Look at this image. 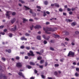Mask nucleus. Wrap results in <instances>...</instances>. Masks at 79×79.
<instances>
[{
	"label": "nucleus",
	"instance_id": "8",
	"mask_svg": "<svg viewBox=\"0 0 79 79\" xmlns=\"http://www.w3.org/2000/svg\"><path fill=\"white\" fill-rule=\"evenodd\" d=\"M35 29H40L41 28V26L39 25H37L34 27Z\"/></svg>",
	"mask_w": 79,
	"mask_h": 79
},
{
	"label": "nucleus",
	"instance_id": "9",
	"mask_svg": "<svg viewBox=\"0 0 79 79\" xmlns=\"http://www.w3.org/2000/svg\"><path fill=\"white\" fill-rule=\"evenodd\" d=\"M18 74L19 76H22V77H24V76L23 74V73L22 72H19L18 73Z\"/></svg>",
	"mask_w": 79,
	"mask_h": 79
},
{
	"label": "nucleus",
	"instance_id": "49",
	"mask_svg": "<svg viewBox=\"0 0 79 79\" xmlns=\"http://www.w3.org/2000/svg\"><path fill=\"white\" fill-rule=\"evenodd\" d=\"M0 34H1L2 35H5V33L4 32H1L0 33Z\"/></svg>",
	"mask_w": 79,
	"mask_h": 79
},
{
	"label": "nucleus",
	"instance_id": "35",
	"mask_svg": "<svg viewBox=\"0 0 79 79\" xmlns=\"http://www.w3.org/2000/svg\"><path fill=\"white\" fill-rule=\"evenodd\" d=\"M55 67H58L59 66V64H55Z\"/></svg>",
	"mask_w": 79,
	"mask_h": 79
},
{
	"label": "nucleus",
	"instance_id": "54",
	"mask_svg": "<svg viewBox=\"0 0 79 79\" xmlns=\"http://www.w3.org/2000/svg\"><path fill=\"white\" fill-rule=\"evenodd\" d=\"M48 64V63H47V62H45V66H47Z\"/></svg>",
	"mask_w": 79,
	"mask_h": 79
},
{
	"label": "nucleus",
	"instance_id": "22",
	"mask_svg": "<svg viewBox=\"0 0 79 79\" xmlns=\"http://www.w3.org/2000/svg\"><path fill=\"white\" fill-rule=\"evenodd\" d=\"M27 67L28 69H31V68H32V67L29 65H27Z\"/></svg>",
	"mask_w": 79,
	"mask_h": 79
},
{
	"label": "nucleus",
	"instance_id": "51",
	"mask_svg": "<svg viewBox=\"0 0 79 79\" xmlns=\"http://www.w3.org/2000/svg\"><path fill=\"white\" fill-rule=\"evenodd\" d=\"M16 60H19V57L18 56H17L16 57Z\"/></svg>",
	"mask_w": 79,
	"mask_h": 79
},
{
	"label": "nucleus",
	"instance_id": "33",
	"mask_svg": "<svg viewBox=\"0 0 79 79\" xmlns=\"http://www.w3.org/2000/svg\"><path fill=\"white\" fill-rule=\"evenodd\" d=\"M30 28L31 29V30L32 31V29L34 28V25H32L31 27H30Z\"/></svg>",
	"mask_w": 79,
	"mask_h": 79
},
{
	"label": "nucleus",
	"instance_id": "61",
	"mask_svg": "<svg viewBox=\"0 0 79 79\" xmlns=\"http://www.w3.org/2000/svg\"><path fill=\"white\" fill-rule=\"evenodd\" d=\"M69 15H72V14H73V12H72V11H70L69 12Z\"/></svg>",
	"mask_w": 79,
	"mask_h": 79
},
{
	"label": "nucleus",
	"instance_id": "59",
	"mask_svg": "<svg viewBox=\"0 0 79 79\" xmlns=\"http://www.w3.org/2000/svg\"><path fill=\"white\" fill-rule=\"evenodd\" d=\"M63 15L64 16H66V13L64 12L63 13Z\"/></svg>",
	"mask_w": 79,
	"mask_h": 79
},
{
	"label": "nucleus",
	"instance_id": "6",
	"mask_svg": "<svg viewBox=\"0 0 79 79\" xmlns=\"http://www.w3.org/2000/svg\"><path fill=\"white\" fill-rule=\"evenodd\" d=\"M6 13L7 14L6 15V16H8V19H10V14L11 13V12L10 11H7L6 12Z\"/></svg>",
	"mask_w": 79,
	"mask_h": 79
},
{
	"label": "nucleus",
	"instance_id": "64",
	"mask_svg": "<svg viewBox=\"0 0 79 79\" xmlns=\"http://www.w3.org/2000/svg\"><path fill=\"white\" fill-rule=\"evenodd\" d=\"M29 21H33V19H30L29 20Z\"/></svg>",
	"mask_w": 79,
	"mask_h": 79
},
{
	"label": "nucleus",
	"instance_id": "41",
	"mask_svg": "<svg viewBox=\"0 0 79 79\" xmlns=\"http://www.w3.org/2000/svg\"><path fill=\"white\" fill-rule=\"evenodd\" d=\"M54 74L55 76H56L58 74V72L56 71H55L54 72Z\"/></svg>",
	"mask_w": 79,
	"mask_h": 79
},
{
	"label": "nucleus",
	"instance_id": "11",
	"mask_svg": "<svg viewBox=\"0 0 79 79\" xmlns=\"http://www.w3.org/2000/svg\"><path fill=\"white\" fill-rule=\"evenodd\" d=\"M53 36L54 37L56 38H57V37H60V35H56L54 34L53 35Z\"/></svg>",
	"mask_w": 79,
	"mask_h": 79
},
{
	"label": "nucleus",
	"instance_id": "23",
	"mask_svg": "<svg viewBox=\"0 0 79 79\" xmlns=\"http://www.w3.org/2000/svg\"><path fill=\"white\" fill-rule=\"evenodd\" d=\"M42 57L41 56H39V57H37L38 60H42Z\"/></svg>",
	"mask_w": 79,
	"mask_h": 79
},
{
	"label": "nucleus",
	"instance_id": "31",
	"mask_svg": "<svg viewBox=\"0 0 79 79\" xmlns=\"http://www.w3.org/2000/svg\"><path fill=\"white\" fill-rule=\"evenodd\" d=\"M2 66H0V71H1V72H3V69H2Z\"/></svg>",
	"mask_w": 79,
	"mask_h": 79
},
{
	"label": "nucleus",
	"instance_id": "24",
	"mask_svg": "<svg viewBox=\"0 0 79 79\" xmlns=\"http://www.w3.org/2000/svg\"><path fill=\"white\" fill-rule=\"evenodd\" d=\"M32 15L33 16L35 17L36 16V14H35V13L34 12H33V13H32Z\"/></svg>",
	"mask_w": 79,
	"mask_h": 79
},
{
	"label": "nucleus",
	"instance_id": "44",
	"mask_svg": "<svg viewBox=\"0 0 79 79\" xmlns=\"http://www.w3.org/2000/svg\"><path fill=\"white\" fill-rule=\"evenodd\" d=\"M59 11H60V12L63 11V9H62L61 8H60L59 9Z\"/></svg>",
	"mask_w": 79,
	"mask_h": 79
},
{
	"label": "nucleus",
	"instance_id": "17",
	"mask_svg": "<svg viewBox=\"0 0 79 79\" xmlns=\"http://www.w3.org/2000/svg\"><path fill=\"white\" fill-rule=\"evenodd\" d=\"M30 65H32L33 66H34V65H35V63L32 62H30Z\"/></svg>",
	"mask_w": 79,
	"mask_h": 79
},
{
	"label": "nucleus",
	"instance_id": "1",
	"mask_svg": "<svg viewBox=\"0 0 79 79\" xmlns=\"http://www.w3.org/2000/svg\"><path fill=\"white\" fill-rule=\"evenodd\" d=\"M44 30L45 31V33L50 34V32H49V31H52V32L55 31L57 30V28H52L51 27H47L45 29V28L44 27Z\"/></svg>",
	"mask_w": 79,
	"mask_h": 79
},
{
	"label": "nucleus",
	"instance_id": "52",
	"mask_svg": "<svg viewBox=\"0 0 79 79\" xmlns=\"http://www.w3.org/2000/svg\"><path fill=\"white\" fill-rule=\"evenodd\" d=\"M46 14H47V15H50V12H49L48 11H47L46 12Z\"/></svg>",
	"mask_w": 79,
	"mask_h": 79
},
{
	"label": "nucleus",
	"instance_id": "10",
	"mask_svg": "<svg viewBox=\"0 0 79 79\" xmlns=\"http://www.w3.org/2000/svg\"><path fill=\"white\" fill-rule=\"evenodd\" d=\"M16 30V26L15 25L14 28H12L10 31H15Z\"/></svg>",
	"mask_w": 79,
	"mask_h": 79
},
{
	"label": "nucleus",
	"instance_id": "15",
	"mask_svg": "<svg viewBox=\"0 0 79 79\" xmlns=\"http://www.w3.org/2000/svg\"><path fill=\"white\" fill-rule=\"evenodd\" d=\"M28 21V20L27 19H26L24 18L23 19V23H26V21Z\"/></svg>",
	"mask_w": 79,
	"mask_h": 79
},
{
	"label": "nucleus",
	"instance_id": "27",
	"mask_svg": "<svg viewBox=\"0 0 79 79\" xmlns=\"http://www.w3.org/2000/svg\"><path fill=\"white\" fill-rule=\"evenodd\" d=\"M65 35H69V33L68 31H65Z\"/></svg>",
	"mask_w": 79,
	"mask_h": 79
},
{
	"label": "nucleus",
	"instance_id": "34",
	"mask_svg": "<svg viewBox=\"0 0 79 79\" xmlns=\"http://www.w3.org/2000/svg\"><path fill=\"white\" fill-rule=\"evenodd\" d=\"M50 49L51 50H52V51H54V49L52 47H50Z\"/></svg>",
	"mask_w": 79,
	"mask_h": 79
},
{
	"label": "nucleus",
	"instance_id": "26",
	"mask_svg": "<svg viewBox=\"0 0 79 79\" xmlns=\"http://www.w3.org/2000/svg\"><path fill=\"white\" fill-rule=\"evenodd\" d=\"M25 35H26V36H29V35H30V34L28 33H26L25 34Z\"/></svg>",
	"mask_w": 79,
	"mask_h": 79
},
{
	"label": "nucleus",
	"instance_id": "62",
	"mask_svg": "<svg viewBox=\"0 0 79 79\" xmlns=\"http://www.w3.org/2000/svg\"><path fill=\"white\" fill-rule=\"evenodd\" d=\"M3 26H0V29H3Z\"/></svg>",
	"mask_w": 79,
	"mask_h": 79
},
{
	"label": "nucleus",
	"instance_id": "37",
	"mask_svg": "<svg viewBox=\"0 0 79 79\" xmlns=\"http://www.w3.org/2000/svg\"><path fill=\"white\" fill-rule=\"evenodd\" d=\"M19 2H20L22 3H24V2L22 0H19Z\"/></svg>",
	"mask_w": 79,
	"mask_h": 79
},
{
	"label": "nucleus",
	"instance_id": "4",
	"mask_svg": "<svg viewBox=\"0 0 79 79\" xmlns=\"http://www.w3.org/2000/svg\"><path fill=\"white\" fill-rule=\"evenodd\" d=\"M2 78H3L4 79H7L6 76H3V74L0 73V79H2Z\"/></svg>",
	"mask_w": 79,
	"mask_h": 79
},
{
	"label": "nucleus",
	"instance_id": "36",
	"mask_svg": "<svg viewBox=\"0 0 79 79\" xmlns=\"http://www.w3.org/2000/svg\"><path fill=\"white\" fill-rule=\"evenodd\" d=\"M37 8H38V9H40V10L41 9V7L40 6H36Z\"/></svg>",
	"mask_w": 79,
	"mask_h": 79
},
{
	"label": "nucleus",
	"instance_id": "12",
	"mask_svg": "<svg viewBox=\"0 0 79 79\" xmlns=\"http://www.w3.org/2000/svg\"><path fill=\"white\" fill-rule=\"evenodd\" d=\"M6 52H8L9 53H11V49H9L8 50L6 49Z\"/></svg>",
	"mask_w": 79,
	"mask_h": 79
},
{
	"label": "nucleus",
	"instance_id": "42",
	"mask_svg": "<svg viewBox=\"0 0 79 79\" xmlns=\"http://www.w3.org/2000/svg\"><path fill=\"white\" fill-rule=\"evenodd\" d=\"M76 71L79 73V69L78 68H76Z\"/></svg>",
	"mask_w": 79,
	"mask_h": 79
},
{
	"label": "nucleus",
	"instance_id": "57",
	"mask_svg": "<svg viewBox=\"0 0 79 79\" xmlns=\"http://www.w3.org/2000/svg\"><path fill=\"white\" fill-rule=\"evenodd\" d=\"M36 53H37V54H38L39 55H41V53H40L39 52H36Z\"/></svg>",
	"mask_w": 79,
	"mask_h": 79
},
{
	"label": "nucleus",
	"instance_id": "30",
	"mask_svg": "<svg viewBox=\"0 0 79 79\" xmlns=\"http://www.w3.org/2000/svg\"><path fill=\"white\" fill-rule=\"evenodd\" d=\"M75 76L76 77H78V76H79V74H78L77 73H75Z\"/></svg>",
	"mask_w": 79,
	"mask_h": 79
},
{
	"label": "nucleus",
	"instance_id": "32",
	"mask_svg": "<svg viewBox=\"0 0 79 79\" xmlns=\"http://www.w3.org/2000/svg\"><path fill=\"white\" fill-rule=\"evenodd\" d=\"M26 48L27 49V50H30V47H26Z\"/></svg>",
	"mask_w": 79,
	"mask_h": 79
},
{
	"label": "nucleus",
	"instance_id": "63",
	"mask_svg": "<svg viewBox=\"0 0 79 79\" xmlns=\"http://www.w3.org/2000/svg\"><path fill=\"white\" fill-rule=\"evenodd\" d=\"M48 79H52V77H48Z\"/></svg>",
	"mask_w": 79,
	"mask_h": 79
},
{
	"label": "nucleus",
	"instance_id": "48",
	"mask_svg": "<svg viewBox=\"0 0 79 79\" xmlns=\"http://www.w3.org/2000/svg\"><path fill=\"white\" fill-rule=\"evenodd\" d=\"M2 60L4 61H5V60H6V59H5V58H4V57H2Z\"/></svg>",
	"mask_w": 79,
	"mask_h": 79
},
{
	"label": "nucleus",
	"instance_id": "60",
	"mask_svg": "<svg viewBox=\"0 0 79 79\" xmlns=\"http://www.w3.org/2000/svg\"><path fill=\"white\" fill-rule=\"evenodd\" d=\"M46 24L47 25H48V24H50V22H47L46 23Z\"/></svg>",
	"mask_w": 79,
	"mask_h": 79
},
{
	"label": "nucleus",
	"instance_id": "55",
	"mask_svg": "<svg viewBox=\"0 0 79 79\" xmlns=\"http://www.w3.org/2000/svg\"><path fill=\"white\" fill-rule=\"evenodd\" d=\"M71 9L69 8H67V11H71Z\"/></svg>",
	"mask_w": 79,
	"mask_h": 79
},
{
	"label": "nucleus",
	"instance_id": "46",
	"mask_svg": "<svg viewBox=\"0 0 79 79\" xmlns=\"http://www.w3.org/2000/svg\"><path fill=\"white\" fill-rule=\"evenodd\" d=\"M72 11H74V10H76V8H72L71 9Z\"/></svg>",
	"mask_w": 79,
	"mask_h": 79
},
{
	"label": "nucleus",
	"instance_id": "28",
	"mask_svg": "<svg viewBox=\"0 0 79 79\" xmlns=\"http://www.w3.org/2000/svg\"><path fill=\"white\" fill-rule=\"evenodd\" d=\"M43 43H44V45H45V44H47V41L45 40H44L43 42Z\"/></svg>",
	"mask_w": 79,
	"mask_h": 79
},
{
	"label": "nucleus",
	"instance_id": "20",
	"mask_svg": "<svg viewBox=\"0 0 79 79\" xmlns=\"http://www.w3.org/2000/svg\"><path fill=\"white\" fill-rule=\"evenodd\" d=\"M48 2V1H45L44 2V4L45 5H47V4Z\"/></svg>",
	"mask_w": 79,
	"mask_h": 79
},
{
	"label": "nucleus",
	"instance_id": "53",
	"mask_svg": "<svg viewBox=\"0 0 79 79\" xmlns=\"http://www.w3.org/2000/svg\"><path fill=\"white\" fill-rule=\"evenodd\" d=\"M16 15V13L15 12H13L12 13V15H13V16H15Z\"/></svg>",
	"mask_w": 79,
	"mask_h": 79
},
{
	"label": "nucleus",
	"instance_id": "7",
	"mask_svg": "<svg viewBox=\"0 0 79 79\" xmlns=\"http://www.w3.org/2000/svg\"><path fill=\"white\" fill-rule=\"evenodd\" d=\"M16 66L18 68H21L22 67V65L20 63H18L16 64Z\"/></svg>",
	"mask_w": 79,
	"mask_h": 79
},
{
	"label": "nucleus",
	"instance_id": "38",
	"mask_svg": "<svg viewBox=\"0 0 79 79\" xmlns=\"http://www.w3.org/2000/svg\"><path fill=\"white\" fill-rule=\"evenodd\" d=\"M75 25H76V24L74 23H72L71 24V25L72 26H75Z\"/></svg>",
	"mask_w": 79,
	"mask_h": 79
},
{
	"label": "nucleus",
	"instance_id": "13",
	"mask_svg": "<svg viewBox=\"0 0 79 79\" xmlns=\"http://www.w3.org/2000/svg\"><path fill=\"white\" fill-rule=\"evenodd\" d=\"M37 39L38 40H41V36L40 35L38 36L37 37Z\"/></svg>",
	"mask_w": 79,
	"mask_h": 79
},
{
	"label": "nucleus",
	"instance_id": "18",
	"mask_svg": "<svg viewBox=\"0 0 79 79\" xmlns=\"http://www.w3.org/2000/svg\"><path fill=\"white\" fill-rule=\"evenodd\" d=\"M24 7L26 8V9H25L26 10H30V8H29V7H28L27 6H24Z\"/></svg>",
	"mask_w": 79,
	"mask_h": 79
},
{
	"label": "nucleus",
	"instance_id": "39",
	"mask_svg": "<svg viewBox=\"0 0 79 79\" xmlns=\"http://www.w3.org/2000/svg\"><path fill=\"white\" fill-rule=\"evenodd\" d=\"M75 33L76 34H77V35L79 34V31H76L75 32Z\"/></svg>",
	"mask_w": 79,
	"mask_h": 79
},
{
	"label": "nucleus",
	"instance_id": "43",
	"mask_svg": "<svg viewBox=\"0 0 79 79\" xmlns=\"http://www.w3.org/2000/svg\"><path fill=\"white\" fill-rule=\"evenodd\" d=\"M44 16H47V14H46V13L45 12H44V15H43Z\"/></svg>",
	"mask_w": 79,
	"mask_h": 79
},
{
	"label": "nucleus",
	"instance_id": "40",
	"mask_svg": "<svg viewBox=\"0 0 79 79\" xmlns=\"http://www.w3.org/2000/svg\"><path fill=\"white\" fill-rule=\"evenodd\" d=\"M24 46H20V48H21V49H24Z\"/></svg>",
	"mask_w": 79,
	"mask_h": 79
},
{
	"label": "nucleus",
	"instance_id": "2",
	"mask_svg": "<svg viewBox=\"0 0 79 79\" xmlns=\"http://www.w3.org/2000/svg\"><path fill=\"white\" fill-rule=\"evenodd\" d=\"M71 56L72 57H74V52H73L71 51H69L67 55V56Z\"/></svg>",
	"mask_w": 79,
	"mask_h": 79
},
{
	"label": "nucleus",
	"instance_id": "45",
	"mask_svg": "<svg viewBox=\"0 0 79 79\" xmlns=\"http://www.w3.org/2000/svg\"><path fill=\"white\" fill-rule=\"evenodd\" d=\"M41 76L43 79H45V77L43 75H42Z\"/></svg>",
	"mask_w": 79,
	"mask_h": 79
},
{
	"label": "nucleus",
	"instance_id": "19",
	"mask_svg": "<svg viewBox=\"0 0 79 79\" xmlns=\"http://www.w3.org/2000/svg\"><path fill=\"white\" fill-rule=\"evenodd\" d=\"M66 21H67V22H69V23L71 22H72L73 21V20L69 19H66Z\"/></svg>",
	"mask_w": 79,
	"mask_h": 79
},
{
	"label": "nucleus",
	"instance_id": "47",
	"mask_svg": "<svg viewBox=\"0 0 79 79\" xmlns=\"http://www.w3.org/2000/svg\"><path fill=\"white\" fill-rule=\"evenodd\" d=\"M39 67L41 69H43V66L40 65Z\"/></svg>",
	"mask_w": 79,
	"mask_h": 79
},
{
	"label": "nucleus",
	"instance_id": "50",
	"mask_svg": "<svg viewBox=\"0 0 79 79\" xmlns=\"http://www.w3.org/2000/svg\"><path fill=\"white\" fill-rule=\"evenodd\" d=\"M30 13H31L32 14V9H30Z\"/></svg>",
	"mask_w": 79,
	"mask_h": 79
},
{
	"label": "nucleus",
	"instance_id": "21",
	"mask_svg": "<svg viewBox=\"0 0 79 79\" xmlns=\"http://www.w3.org/2000/svg\"><path fill=\"white\" fill-rule=\"evenodd\" d=\"M21 39L22 40H27V39L25 38V37H24V36L21 38Z\"/></svg>",
	"mask_w": 79,
	"mask_h": 79
},
{
	"label": "nucleus",
	"instance_id": "58",
	"mask_svg": "<svg viewBox=\"0 0 79 79\" xmlns=\"http://www.w3.org/2000/svg\"><path fill=\"white\" fill-rule=\"evenodd\" d=\"M34 72L36 74H37V71L35 69L34 70Z\"/></svg>",
	"mask_w": 79,
	"mask_h": 79
},
{
	"label": "nucleus",
	"instance_id": "14",
	"mask_svg": "<svg viewBox=\"0 0 79 79\" xmlns=\"http://www.w3.org/2000/svg\"><path fill=\"white\" fill-rule=\"evenodd\" d=\"M54 6L56 7L57 8H59L60 6H59V4L58 3H54Z\"/></svg>",
	"mask_w": 79,
	"mask_h": 79
},
{
	"label": "nucleus",
	"instance_id": "16",
	"mask_svg": "<svg viewBox=\"0 0 79 79\" xmlns=\"http://www.w3.org/2000/svg\"><path fill=\"white\" fill-rule=\"evenodd\" d=\"M15 21H16V19L15 18H14L11 21V23L13 24V23H14L15 22Z\"/></svg>",
	"mask_w": 79,
	"mask_h": 79
},
{
	"label": "nucleus",
	"instance_id": "3",
	"mask_svg": "<svg viewBox=\"0 0 79 79\" xmlns=\"http://www.w3.org/2000/svg\"><path fill=\"white\" fill-rule=\"evenodd\" d=\"M29 52L30 53H27L28 56H34V52H33L32 51L30 50Z\"/></svg>",
	"mask_w": 79,
	"mask_h": 79
},
{
	"label": "nucleus",
	"instance_id": "5",
	"mask_svg": "<svg viewBox=\"0 0 79 79\" xmlns=\"http://www.w3.org/2000/svg\"><path fill=\"white\" fill-rule=\"evenodd\" d=\"M42 37L44 39H45V40H48L50 39V36H48L47 37H46L45 35H42Z\"/></svg>",
	"mask_w": 79,
	"mask_h": 79
},
{
	"label": "nucleus",
	"instance_id": "25",
	"mask_svg": "<svg viewBox=\"0 0 79 79\" xmlns=\"http://www.w3.org/2000/svg\"><path fill=\"white\" fill-rule=\"evenodd\" d=\"M44 63V60H41L40 61V64H42V63Z\"/></svg>",
	"mask_w": 79,
	"mask_h": 79
},
{
	"label": "nucleus",
	"instance_id": "56",
	"mask_svg": "<svg viewBox=\"0 0 79 79\" xmlns=\"http://www.w3.org/2000/svg\"><path fill=\"white\" fill-rule=\"evenodd\" d=\"M28 56H25V59H28Z\"/></svg>",
	"mask_w": 79,
	"mask_h": 79
},
{
	"label": "nucleus",
	"instance_id": "29",
	"mask_svg": "<svg viewBox=\"0 0 79 79\" xmlns=\"http://www.w3.org/2000/svg\"><path fill=\"white\" fill-rule=\"evenodd\" d=\"M9 37H12V36H13V34H12L11 33H9Z\"/></svg>",
	"mask_w": 79,
	"mask_h": 79
}]
</instances>
